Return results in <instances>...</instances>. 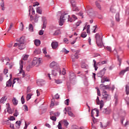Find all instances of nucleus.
Returning <instances> with one entry per match:
<instances>
[{"label": "nucleus", "mask_w": 129, "mask_h": 129, "mask_svg": "<svg viewBox=\"0 0 129 129\" xmlns=\"http://www.w3.org/2000/svg\"><path fill=\"white\" fill-rule=\"evenodd\" d=\"M6 86L7 87H11L12 86V80L10 79L6 83Z\"/></svg>", "instance_id": "6ab92c4d"}, {"label": "nucleus", "mask_w": 129, "mask_h": 129, "mask_svg": "<svg viewBox=\"0 0 129 129\" xmlns=\"http://www.w3.org/2000/svg\"><path fill=\"white\" fill-rule=\"evenodd\" d=\"M60 122L61 123H64V125L66 126V127H67V126L69 125V122L67 121V120H66V119L62 120L61 121H60Z\"/></svg>", "instance_id": "f3484780"}, {"label": "nucleus", "mask_w": 129, "mask_h": 129, "mask_svg": "<svg viewBox=\"0 0 129 129\" xmlns=\"http://www.w3.org/2000/svg\"><path fill=\"white\" fill-rule=\"evenodd\" d=\"M41 58H38L37 57H34L32 62V65L34 66H39L41 64Z\"/></svg>", "instance_id": "20e7f679"}, {"label": "nucleus", "mask_w": 129, "mask_h": 129, "mask_svg": "<svg viewBox=\"0 0 129 129\" xmlns=\"http://www.w3.org/2000/svg\"><path fill=\"white\" fill-rule=\"evenodd\" d=\"M34 44L37 47L39 46V45H41V41L39 39H35L34 41Z\"/></svg>", "instance_id": "a211bd4d"}, {"label": "nucleus", "mask_w": 129, "mask_h": 129, "mask_svg": "<svg viewBox=\"0 0 129 129\" xmlns=\"http://www.w3.org/2000/svg\"><path fill=\"white\" fill-rule=\"evenodd\" d=\"M70 18V16L68 15V14H65L64 15H62L59 19V26H63L64 24V22L66 21V20H68Z\"/></svg>", "instance_id": "f03ea898"}, {"label": "nucleus", "mask_w": 129, "mask_h": 129, "mask_svg": "<svg viewBox=\"0 0 129 129\" xmlns=\"http://www.w3.org/2000/svg\"><path fill=\"white\" fill-rule=\"evenodd\" d=\"M73 11L74 12H79V10L78 9V8L76 7L73 8Z\"/></svg>", "instance_id": "3c124183"}, {"label": "nucleus", "mask_w": 129, "mask_h": 129, "mask_svg": "<svg viewBox=\"0 0 129 129\" xmlns=\"http://www.w3.org/2000/svg\"><path fill=\"white\" fill-rule=\"evenodd\" d=\"M128 70H129V67L126 68L125 69H124L123 70H122L120 72V73H119L120 75H124V73L125 72H127V71H128Z\"/></svg>", "instance_id": "dca6fc26"}, {"label": "nucleus", "mask_w": 129, "mask_h": 129, "mask_svg": "<svg viewBox=\"0 0 129 129\" xmlns=\"http://www.w3.org/2000/svg\"><path fill=\"white\" fill-rule=\"evenodd\" d=\"M10 127L12 129H15V125L13 123H10Z\"/></svg>", "instance_id": "603ef678"}, {"label": "nucleus", "mask_w": 129, "mask_h": 129, "mask_svg": "<svg viewBox=\"0 0 129 129\" xmlns=\"http://www.w3.org/2000/svg\"><path fill=\"white\" fill-rule=\"evenodd\" d=\"M39 35L40 36H42V35H44V30H40Z\"/></svg>", "instance_id": "864d4df0"}, {"label": "nucleus", "mask_w": 129, "mask_h": 129, "mask_svg": "<svg viewBox=\"0 0 129 129\" xmlns=\"http://www.w3.org/2000/svg\"><path fill=\"white\" fill-rule=\"evenodd\" d=\"M62 51L64 52V53H66V54H68L69 53V51L67 50V49L64 48H63Z\"/></svg>", "instance_id": "de8ad7c7"}, {"label": "nucleus", "mask_w": 129, "mask_h": 129, "mask_svg": "<svg viewBox=\"0 0 129 129\" xmlns=\"http://www.w3.org/2000/svg\"><path fill=\"white\" fill-rule=\"evenodd\" d=\"M37 84H38V85H39V86H42V85H44L43 80H41V79L38 80L37 81Z\"/></svg>", "instance_id": "ddd939ff"}, {"label": "nucleus", "mask_w": 129, "mask_h": 129, "mask_svg": "<svg viewBox=\"0 0 129 129\" xmlns=\"http://www.w3.org/2000/svg\"><path fill=\"white\" fill-rule=\"evenodd\" d=\"M95 39L97 46L99 47V48H101V47H102V43L101 42V37H100L99 33L96 34Z\"/></svg>", "instance_id": "7ed1b4c3"}, {"label": "nucleus", "mask_w": 129, "mask_h": 129, "mask_svg": "<svg viewBox=\"0 0 129 129\" xmlns=\"http://www.w3.org/2000/svg\"><path fill=\"white\" fill-rule=\"evenodd\" d=\"M50 119H51V120H53V121H56V120H57V118L56 117V116H51L50 117Z\"/></svg>", "instance_id": "c9c22d12"}, {"label": "nucleus", "mask_w": 129, "mask_h": 129, "mask_svg": "<svg viewBox=\"0 0 129 129\" xmlns=\"http://www.w3.org/2000/svg\"><path fill=\"white\" fill-rule=\"evenodd\" d=\"M23 63H24V62L23 61V60H20V68L21 71H20V73H22V71H23L22 72V76H23V78H24V77H25V72L23 71V68L24 67V66L23 65Z\"/></svg>", "instance_id": "0eeeda50"}, {"label": "nucleus", "mask_w": 129, "mask_h": 129, "mask_svg": "<svg viewBox=\"0 0 129 129\" xmlns=\"http://www.w3.org/2000/svg\"><path fill=\"white\" fill-rule=\"evenodd\" d=\"M39 5H40V4L36 2L35 3H34L33 7H36V6H39Z\"/></svg>", "instance_id": "e2e57ef3"}, {"label": "nucleus", "mask_w": 129, "mask_h": 129, "mask_svg": "<svg viewBox=\"0 0 129 129\" xmlns=\"http://www.w3.org/2000/svg\"><path fill=\"white\" fill-rule=\"evenodd\" d=\"M9 71V70L8 69H5L4 71V74H7V73H8Z\"/></svg>", "instance_id": "774afa93"}, {"label": "nucleus", "mask_w": 129, "mask_h": 129, "mask_svg": "<svg viewBox=\"0 0 129 129\" xmlns=\"http://www.w3.org/2000/svg\"><path fill=\"white\" fill-rule=\"evenodd\" d=\"M102 113H103L104 114H108V113H109V111L107 110V108H105L103 109L102 111Z\"/></svg>", "instance_id": "c85d7f7f"}, {"label": "nucleus", "mask_w": 129, "mask_h": 129, "mask_svg": "<svg viewBox=\"0 0 129 129\" xmlns=\"http://www.w3.org/2000/svg\"><path fill=\"white\" fill-rule=\"evenodd\" d=\"M55 66H57V63L55 61H52L50 64V68H54Z\"/></svg>", "instance_id": "4be33fe9"}, {"label": "nucleus", "mask_w": 129, "mask_h": 129, "mask_svg": "<svg viewBox=\"0 0 129 129\" xmlns=\"http://www.w3.org/2000/svg\"><path fill=\"white\" fill-rule=\"evenodd\" d=\"M72 18L73 19H74V21H76V20H77V17H76V16L75 15H72Z\"/></svg>", "instance_id": "680f3d73"}, {"label": "nucleus", "mask_w": 129, "mask_h": 129, "mask_svg": "<svg viewBox=\"0 0 129 129\" xmlns=\"http://www.w3.org/2000/svg\"><path fill=\"white\" fill-rule=\"evenodd\" d=\"M32 97V94H28L27 95V97H26V100H27V101L28 100H30V99H31Z\"/></svg>", "instance_id": "473e14b6"}, {"label": "nucleus", "mask_w": 129, "mask_h": 129, "mask_svg": "<svg viewBox=\"0 0 129 129\" xmlns=\"http://www.w3.org/2000/svg\"><path fill=\"white\" fill-rule=\"evenodd\" d=\"M14 115V116H17L18 115H19V112H18V110L17 109L15 110Z\"/></svg>", "instance_id": "37998d69"}, {"label": "nucleus", "mask_w": 129, "mask_h": 129, "mask_svg": "<svg viewBox=\"0 0 129 129\" xmlns=\"http://www.w3.org/2000/svg\"><path fill=\"white\" fill-rule=\"evenodd\" d=\"M76 78V76L74 73L71 72L70 73V80H73V79H75Z\"/></svg>", "instance_id": "f8f14e48"}, {"label": "nucleus", "mask_w": 129, "mask_h": 129, "mask_svg": "<svg viewBox=\"0 0 129 129\" xmlns=\"http://www.w3.org/2000/svg\"><path fill=\"white\" fill-rule=\"evenodd\" d=\"M59 74H61V70H52V75H53V76H57V74H58V73H59Z\"/></svg>", "instance_id": "9b49d317"}, {"label": "nucleus", "mask_w": 129, "mask_h": 129, "mask_svg": "<svg viewBox=\"0 0 129 129\" xmlns=\"http://www.w3.org/2000/svg\"><path fill=\"white\" fill-rule=\"evenodd\" d=\"M53 115H54V116H59V115H60V113L57 112H54L53 113Z\"/></svg>", "instance_id": "09e8293b"}, {"label": "nucleus", "mask_w": 129, "mask_h": 129, "mask_svg": "<svg viewBox=\"0 0 129 129\" xmlns=\"http://www.w3.org/2000/svg\"><path fill=\"white\" fill-rule=\"evenodd\" d=\"M78 15L82 17V19H83V12H79Z\"/></svg>", "instance_id": "bf43d9fd"}, {"label": "nucleus", "mask_w": 129, "mask_h": 129, "mask_svg": "<svg viewBox=\"0 0 129 129\" xmlns=\"http://www.w3.org/2000/svg\"><path fill=\"white\" fill-rule=\"evenodd\" d=\"M79 52H80V51L78 50L77 52L73 56V57L76 59H78V58H79V56H78V53H79Z\"/></svg>", "instance_id": "7c9ffc66"}, {"label": "nucleus", "mask_w": 129, "mask_h": 129, "mask_svg": "<svg viewBox=\"0 0 129 129\" xmlns=\"http://www.w3.org/2000/svg\"><path fill=\"white\" fill-rule=\"evenodd\" d=\"M68 22H70V23H72V22H74L75 20H74L72 18H69L68 20Z\"/></svg>", "instance_id": "4d7b16f0"}, {"label": "nucleus", "mask_w": 129, "mask_h": 129, "mask_svg": "<svg viewBox=\"0 0 129 129\" xmlns=\"http://www.w3.org/2000/svg\"><path fill=\"white\" fill-rule=\"evenodd\" d=\"M82 23V22H81V21H78L76 23V25L77 26V27H78L79 26H80V24Z\"/></svg>", "instance_id": "a18cd8bd"}, {"label": "nucleus", "mask_w": 129, "mask_h": 129, "mask_svg": "<svg viewBox=\"0 0 129 129\" xmlns=\"http://www.w3.org/2000/svg\"><path fill=\"white\" fill-rule=\"evenodd\" d=\"M68 114L70 116H71L72 117H74V116H75L74 114H73V113H72V112H71V111H68Z\"/></svg>", "instance_id": "f704fd0d"}, {"label": "nucleus", "mask_w": 129, "mask_h": 129, "mask_svg": "<svg viewBox=\"0 0 129 129\" xmlns=\"http://www.w3.org/2000/svg\"><path fill=\"white\" fill-rule=\"evenodd\" d=\"M16 127L17 128H20V126H21V124H22V121H17L16 122Z\"/></svg>", "instance_id": "aec40b11"}, {"label": "nucleus", "mask_w": 129, "mask_h": 129, "mask_svg": "<svg viewBox=\"0 0 129 129\" xmlns=\"http://www.w3.org/2000/svg\"><path fill=\"white\" fill-rule=\"evenodd\" d=\"M0 6L2 8V11H5V2H2L0 4Z\"/></svg>", "instance_id": "c756f323"}, {"label": "nucleus", "mask_w": 129, "mask_h": 129, "mask_svg": "<svg viewBox=\"0 0 129 129\" xmlns=\"http://www.w3.org/2000/svg\"><path fill=\"white\" fill-rule=\"evenodd\" d=\"M36 12L38 14L42 15V8L41 7H38L36 9Z\"/></svg>", "instance_id": "393cba45"}, {"label": "nucleus", "mask_w": 129, "mask_h": 129, "mask_svg": "<svg viewBox=\"0 0 129 129\" xmlns=\"http://www.w3.org/2000/svg\"><path fill=\"white\" fill-rule=\"evenodd\" d=\"M102 96L103 99H104V100H107L108 97V94H107V92H106L105 90H103L102 92Z\"/></svg>", "instance_id": "1a4fd4ad"}, {"label": "nucleus", "mask_w": 129, "mask_h": 129, "mask_svg": "<svg viewBox=\"0 0 129 129\" xmlns=\"http://www.w3.org/2000/svg\"><path fill=\"white\" fill-rule=\"evenodd\" d=\"M28 58H29V55H25L23 57V60H24L25 61H26V60H28Z\"/></svg>", "instance_id": "ea45409f"}, {"label": "nucleus", "mask_w": 129, "mask_h": 129, "mask_svg": "<svg viewBox=\"0 0 129 129\" xmlns=\"http://www.w3.org/2000/svg\"><path fill=\"white\" fill-rule=\"evenodd\" d=\"M106 49L107 50L109 51V52H111V47L110 46H107Z\"/></svg>", "instance_id": "052dcab7"}, {"label": "nucleus", "mask_w": 129, "mask_h": 129, "mask_svg": "<svg viewBox=\"0 0 129 129\" xmlns=\"http://www.w3.org/2000/svg\"><path fill=\"white\" fill-rule=\"evenodd\" d=\"M70 102V101L69 100V99H67L66 100V103L65 104H66V105H69V102Z\"/></svg>", "instance_id": "5fc2aeb1"}, {"label": "nucleus", "mask_w": 129, "mask_h": 129, "mask_svg": "<svg viewBox=\"0 0 129 129\" xmlns=\"http://www.w3.org/2000/svg\"><path fill=\"white\" fill-rule=\"evenodd\" d=\"M12 102L14 105H18V100L16 99V98H13L12 100Z\"/></svg>", "instance_id": "b1692460"}, {"label": "nucleus", "mask_w": 129, "mask_h": 129, "mask_svg": "<svg viewBox=\"0 0 129 129\" xmlns=\"http://www.w3.org/2000/svg\"><path fill=\"white\" fill-rule=\"evenodd\" d=\"M105 71H106V69L104 68L97 74V76H98V77H100L101 78H102L104 74H105Z\"/></svg>", "instance_id": "39448f33"}, {"label": "nucleus", "mask_w": 129, "mask_h": 129, "mask_svg": "<svg viewBox=\"0 0 129 129\" xmlns=\"http://www.w3.org/2000/svg\"><path fill=\"white\" fill-rule=\"evenodd\" d=\"M100 89L101 90H105V89H110V87H109V85H103L102 84L100 85Z\"/></svg>", "instance_id": "9d476101"}, {"label": "nucleus", "mask_w": 129, "mask_h": 129, "mask_svg": "<svg viewBox=\"0 0 129 129\" xmlns=\"http://www.w3.org/2000/svg\"><path fill=\"white\" fill-rule=\"evenodd\" d=\"M81 37L82 38H86L87 37V34H86V32H83L81 35Z\"/></svg>", "instance_id": "72a5a7b5"}, {"label": "nucleus", "mask_w": 129, "mask_h": 129, "mask_svg": "<svg viewBox=\"0 0 129 129\" xmlns=\"http://www.w3.org/2000/svg\"><path fill=\"white\" fill-rule=\"evenodd\" d=\"M21 102L22 104H24V103H25V98H24V96H22L21 97Z\"/></svg>", "instance_id": "49530a36"}, {"label": "nucleus", "mask_w": 129, "mask_h": 129, "mask_svg": "<svg viewBox=\"0 0 129 129\" xmlns=\"http://www.w3.org/2000/svg\"><path fill=\"white\" fill-rule=\"evenodd\" d=\"M106 61H105V60H104V61H102V62H98V63L97 64V65H100V64H106Z\"/></svg>", "instance_id": "79ce46f5"}, {"label": "nucleus", "mask_w": 129, "mask_h": 129, "mask_svg": "<svg viewBox=\"0 0 129 129\" xmlns=\"http://www.w3.org/2000/svg\"><path fill=\"white\" fill-rule=\"evenodd\" d=\"M94 110H95V111H96V112L97 113V116H98V114L99 113V111L98 110V109L95 108V109H94Z\"/></svg>", "instance_id": "6e6d98bb"}, {"label": "nucleus", "mask_w": 129, "mask_h": 129, "mask_svg": "<svg viewBox=\"0 0 129 129\" xmlns=\"http://www.w3.org/2000/svg\"><path fill=\"white\" fill-rule=\"evenodd\" d=\"M93 62H94L95 70V71H96L97 70V69H98V67L97 66H96V61L95 60V59L93 60Z\"/></svg>", "instance_id": "e433bc0d"}, {"label": "nucleus", "mask_w": 129, "mask_h": 129, "mask_svg": "<svg viewBox=\"0 0 129 129\" xmlns=\"http://www.w3.org/2000/svg\"><path fill=\"white\" fill-rule=\"evenodd\" d=\"M96 6L97 8H98V9H99V10H101V6H100V4H99V3L96 2Z\"/></svg>", "instance_id": "58836bf2"}, {"label": "nucleus", "mask_w": 129, "mask_h": 129, "mask_svg": "<svg viewBox=\"0 0 129 129\" xmlns=\"http://www.w3.org/2000/svg\"><path fill=\"white\" fill-rule=\"evenodd\" d=\"M115 19H116V21L117 22H119V21H120V19H119V13H117L116 14Z\"/></svg>", "instance_id": "2f4dec72"}, {"label": "nucleus", "mask_w": 129, "mask_h": 129, "mask_svg": "<svg viewBox=\"0 0 129 129\" xmlns=\"http://www.w3.org/2000/svg\"><path fill=\"white\" fill-rule=\"evenodd\" d=\"M60 121L58 122V124L57 125V127L58 129H62V125L61 124Z\"/></svg>", "instance_id": "c03bdc74"}, {"label": "nucleus", "mask_w": 129, "mask_h": 129, "mask_svg": "<svg viewBox=\"0 0 129 129\" xmlns=\"http://www.w3.org/2000/svg\"><path fill=\"white\" fill-rule=\"evenodd\" d=\"M29 30L30 32H34V27L32 24H29Z\"/></svg>", "instance_id": "cd10ccee"}, {"label": "nucleus", "mask_w": 129, "mask_h": 129, "mask_svg": "<svg viewBox=\"0 0 129 129\" xmlns=\"http://www.w3.org/2000/svg\"><path fill=\"white\" fill-rule=\"evenodd\" d=\"M99 104H100V110H101V109L104 106V102H103V100H101Z\"/></svg>", "instance_id": "5701e85b"}, {"label": "nucleus", "mask_w": 129, "mask_h": 129, "mask_svg": "<svg viewBox=\"0 0 129 129\" xmlns=\"http://www.w3.org/2000/svg\"><path fill=\"white\" fill-rule=\"evenodd\" d=\"M55 82L56 83V84H61V83H62V80H55Z\"/></svg>", "instance_id": "4c0bfd02"}, {"label": "nucleus", "mask_w": 129, "mask_h": 129, "mask_svg": "<svg viewBox=\"0 0 129 129\" xmlns=\"http://www.w3.org/2000/svg\"><path fill=\"white\" fill-rule=\"evenodd\" d=\"M42 21L43 22V26L42 27V29L45 30V29H46V27L47 26V19H46V17H42Z\"/></svg>", "instance_id": "423d86ee"}, {"label": "nucleus", "mask_w": 129, "mask_h": 129, "mask_svg": "<svg viewBox=\"0 0 129 129\" xmlns=\"http://www.w3.org/2000/svg\"><path fill=\"white\" fill-rule=\"evenodd\" d=\"M117 59H118V61H119V66H120V64H121V58H119V56H118Z\"/></svg>", "instance_id": "8fccbe9b"}, {"label": "nucleus", "mask_w": 129, "mask_h": 129, "mask_svg": "<svg viewBox=\"0 0 129 129\" xmlns=\"http://www.w3.org/2000/svg\"><path fill=\"white\" fill-rule=\"evenodd\" d=\"M4 21H5V19L4 18H1L0 19V24H3V23H4Z\"/></svg>", "instance_id": "338daca9"}, {"label": "nucleus", "mask_w": 129, "mask_h": 129, "mask_svg": "<svg viewBox=\"0 0 129 129\" xmlns=\"http://www.w3.org/2000/svg\"><path fill=\"white\" fill-rule=\"evenodd\" d=\"M34 53L35 54V55H37L38 54H39L40 53V50H38V49H35L34 51Z\"/></svg>", "instance_id": "a19ab883"}, {"label": "nucleus", "mask_w": 129, "mask_h": 129, "mask_svg": "<svg viewBox=\"0 0 129 129\" xmlns=\"http://www.w3.org/2000/svg\"><path fill=\"white\" fill-rule=\"evenodd\" d=\"M108 82L109 81V79L108 78H107V77H104L102 78V80H101V82H102V83H104V82Z\"/></svg>", "instance_id": "bb28decb"}, {"label": "nucleus", "mask_w": 129, "mask_h": 129, "mask_svg": "<svg viewBox=\"0 0 129 129\" xmlns=\"http://www.w3.org/2000/svg\"><path fill=\"white\" fill-rule=\"evenodd\" d=\"M125 91H126V94L127 95H128L129 94V85H126L125 86Z\"/></svg>", "instance_id": "a878e982"}, {"label": "nucleus", "mask_w": 129, "mask_h": 129, "mask_svg": "<svg viewBox=\"0 0 129 129\" xmlns=\"http://www.w3.org/2000/svg\"><path fill=\"white\" fill-rule=\"evenodd\" d=\"M16 41L18 43H15L14 47H17V46H18V48L20 50H23L26 48V46L25 45V36L21 37L20 39H17Z\"/></svg>", "instance_id": "f257e3e1"}, {"label": "nucleus", "mask_w": 129, "mask_h": 129, "mask_svg": "<svg viewBox=\"0 0 129 129\" xmlns=\"http://www.w3.org/2000/svg\"><path fill=\"white\" fill-rule=\"evenodd\" d=\"M39 18H40V16H39V15L37 14L35 15V17L33 20L35 23H38V21H39Z\"/></svg>", "instance_id": "412c9836"}, {"label": "nucleus", "mask_w": 129, "mask_h": 129, "mask_svg": "<svg viewBox=\"0 0 129 129\" xmlns=\"http://www.w3.org/2000/svg\"><path fill=\"white\" fill-rule=\"evenodd\" d=\"M7 98L6 96L3 97L1 99H0V103L4 104L6 101H7Z\"/></svg>", "instance_id": "2eb2a0df"}, {"label": "nucleus", "mask_w": 129, "mask_h": 129, "mask_svg": "<svg viewBox=\"0 0 129 129\" xmlns=\"http://www.w3.org/2000/svg\"><path fill=\"white\" fill-rule=\"evenodd\" d=\"M51 47L52 49H57L59 47V43L57 41H53L51 42Z\"/></svg>", "instance_id": "6e6552de"}, {"label": "nucleus", "mask_w": 129, "mask_h": 129, "mask_svg": "<svg viewBox=\"0 0 129 129\" xmlns=\"http://www.w3.org/2000/svg\"><path fill=\"white\" fill-rule=\"evenodd\" d=\"M97 94L98 96H100V91L99 90V89H97Z\"/></svg>", "instance_id": "69168bd1"}, {"label": "nucleus", "mask_w": 129, "mask_h": 129, "mask_svg": "<svg viewBox=\"0 0 129 129\" xmlns=\"http://www.w3.org/2000/svg\"><path fill=\"white\" fill-rule=\"evenodd\" d=\"M55 97L56 99H59V98H60V95H59V94H56L55 95Z\"/></svg>", "instance_id": "13d9d810"}, {"label": "nucleus", "mask_w": 129, "mask_h": 129, "mask_svg": "<svg viewBox=\"0 0 129 129\" xmlns=\"http://www.w3.org/2000/svg\"><path fill=\"white\" fill-rule=\"evenodd\" d=\"M7 109V112H8V113H9L10 114H12V113H13V110H12V108H11V107H10V104H8Z\"/></svg>", "instance_id": "4468645a"}, {"label": "nucleus", "mask_w": 129, "mask_h": 129, "mask_svg": "<svg viewBox=\"0 0 129 129\" xmlns=\"http://www.w3.org/2000/svg\"><path fill=\"white\" fill-rule=\"evenodd\" d=\"M15 119H16V118H15V117H14V116H12L10 118V120H15Z\"/></svg>", "instance_id": "0e129e2a"}]
</instances>
